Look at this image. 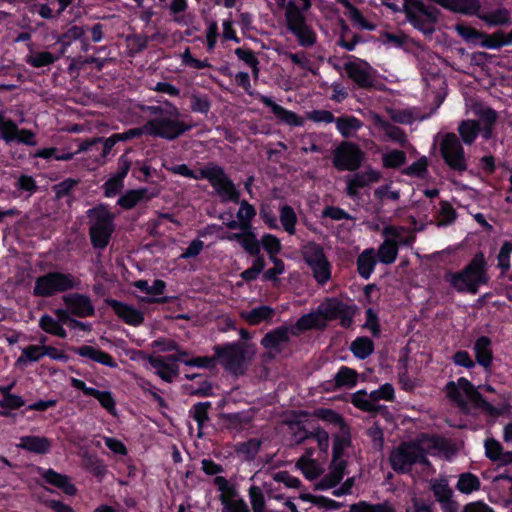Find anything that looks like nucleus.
<instances>
[{
	"instance_id": "obj_24",
	"label": "nucleus",
	"mask_w": 512,
	"mask_h": 512,
	"mask_svg": "<svg viewBox=\"0 0 512 512\" xmlns=\"http://www.w3.org/2000/svg\"><path fill=\"white\" fill-rule=\"evenodd\" d=\"M257 98L268 108L274 116L281 122H284L290 126H302L304 121L296 113L285 109L284 107L275 103L270 97L257 94Z\"/></svg>"
},
{
	"instance_id": "obj_32",
	"label": "nucleus",
	"mask_w": 512,
	"mask_h": 512,
	"mask_svg": "<svg viewBox=\"0 0 512 512\" xmlns=\"http://www.w3.org/2000/svg\"><path fill=\"white\" fill-rule=\"evenodd\" d=\"M274 310L270 306L262 305L249 311H241L240 316L250 325H258L269 321L273 317Z\"/></svg>"
},
{
	"instance_id": "obj_52",
	"label": "nucleus",
	"mask_w": 512,
	"mask_h": 512,
	"mask_svg": "<svg viewBox=\"0 0 512 512\" xmlns=\"http://www.w3.org/2000/svg\"><path fill=\"white\" fill-rule=\"evenodd\" d=\"M458 132L461 136L462 141L470 145L476 139L479 132V124L473 120H466L461 122L458 127Z\"/></svg>"
},
{
	"instance_id": "obj_33",
	"label": "nucleus",
	"mask_w": 512,
	"mask_h": 512,
	"mask_svg": "<svg viewBox=\"0 0 512 512\" xmlns=\"http://www.w3.org/2000/svg\"><path fill=\"white\" fill-rule=\"evenodd\" d=\"M377 263L376 251L373 248L365 249L357 259L358 272L364 279H368Z\"/></svg>"
},
{
	"instance_id": "obj_47",
	"label": "nucleus",
	"mask_w": 512,
	"mask_h": 512,
	"mask_svg": "<svg viewBox=\"0 0 512 512\" xmlns=\"http://www.w3.org/2000/svg\"><path fill=\"white\" fill-rule=\"evenodd\" d=\"M382 233L386 241H391L392 243H395L397 247H399V245H408L413 240L412 235H410L409 238L404 237L406 229H404L403 227L387 226L383 229Z\"/></svg>"
},
{
	"instance_id": "obj_50",
	"label": "nucleus",
	"mask_w": 512,
	"mask_h": 512,
	"mask_svg": "<svg viewBox=\"0 0 512 512\" xmlns=\"http://www.w3.org/2000/svg\"><path fill=\"white\" fill-rule=\"evenodd\" d=\"M358 377L359 375L354 369L343 366L336 373L334 380L336 386L352 388L357 384Z\"/></svg>"
},
{
	"instance_id": "obj_38",
	"label": "nucleus",
	"mask_w": 512,
	"mask_h": 512,
	"mask_svg": "<svg viewBox=\"0 0 512 512\" xmlns=\"http://www.w3.org/2000/svg\"><path fill=\"white\" fill-rule=\"evenodd\" d=\"M325 326L326 324L324 323V318L319 314L318 310H316L300 317L295 326L292 328L293 330L295 329V332L297 333L310 329H319Z\"/></svg>"
},
{
	"instance_id": "obj_57",
	"label": "nucleus",
	"mask_w": 512,
	"mask_h": 512,
	"mask_svg": "<svg viewBox=\"0 0 512 512\" xmlns=\"http://www.w3.org/2000/svg\"><path fill=\"white\" fill-rule=\"evenodd\" d=\"M430 487L437 501L446 500L447 498H451L453 495L448 481L445 478L432 480Z\"/></svg>"
},
{
	"instance_id": "obj_62",
	"label": "nucleus",
	"mask_w": 512,
	"mask_h": 512,
	"mask_svg": "<svg viewBox=\"0 0 512 512\" xmlns=\"http://www.w3.org/2000/svg\"><path fill=\"white\" fill-rule=\"evenodd\" d=\"M253 256L255 259L252 262V266L241 273V277L245 281L255 280L265 268L263 257L259 256V254Z\"/></svg>"
},
{
	"instance_id": "obj_36",
	"label": "nucleus",
	"mask_w": 512,
	"mask_h": 512,
	"mask_svg": "<svg viewBox=\"0 0 512 512\" xmlns=\"http://www.w3.org/2000/svg\"><path fill=\"white\" fill-rule=\"evenodd\" d=\"M43 478L47 483L60 488L64 493L68 495H74L76 493L75 486L65 475L59 474L53 470H46L43 473Z\"/></svg>"
},
{
	"instance_id": "obj_13",
	"label": "nucleus",
	"mask_w": 512,
	"mask_h": 512,
	"mask_svg": "<svg viewBox=\"0 0 512 512\" xmlns=\"http://www.w3.org/2000/svg\"><path fill=\"white\" fill-rule=\"evenodd\" d=\"M348 442L342 438H336L333 443V459L329 468V473L324 476L315 488L317 490H327L335 487L343 478L345 462L341 459L343 450L347 447Z\"/></svg>"
},
{
	"instance_id": "obj_12",
	"label": "nucleus",
	"mask_w": 512,
	"mask_h": 512,
	"mask_svg": "<svg viewBox=\"0 0 512 512\" xmlns=\"http://www.w3.org/2000/svg\"><path fill=\"white\" fill-rule=\"evenodd\" d=\"M302 253L317 283H326L331 277V267L323 249L316 243H308L303 247Z\"/></svg>"
},
{
	"instance_id": "obj_45",
	"label": "nucleus",
	"mask_w": 512,
	"mask_h": 512,
	"mask_svg": "<svg viewBox=\"0 0 512 512\" xmlns=\"http://www.w3.org/2000/svg\"><path fill=\"white\" fill-rule=\"evenodd\" d=\"M476 16L491 26L507 24L510 21V13L505 8H499L488 13L478 12Z\"/></svg>"
},
{
	"instance_id": "obj_4",
	"label": "nucleus",
	"mask_w": 512,
	"mask_h": 512,
	"mask_svg": "<svg viewBox=\"0 0 512 512\" xmlns=\"http://www.w3.org/2000/svg\"><path fill=\"white\" fill-rule=\"evenodd\" d=\"M219 363L234 375L245 372L248 364L255 357L257 348L253 343L233 342L214 348Z\"/></svg>"
},
{
	"instance_id": "obj_7",
	"label": "nucleus",
	"mask_w": 512,
	"mask_h": 512,
	"mask_svg": "<svg viewBox=\"0 0 512 512\" xmlns=\"http://www.w3.org/2000/svg\"><path fill=\"white\" fill-rule=\"evenodd\" d=\"M91 243L96 249H104L114 232V215L104 205L88 211Z\"/></svg>"
},
{
	"instance_id": "obj_16",
	"label": "nucleus",
	"mask_w": 512,
	"mask_h": 512,
	"mask_svg": "<svg viewBox=\"0 0 512 512\" xmlns=\"http://www.w3.org/2000/svg\"><path fill=\"white\" fill-rule=\"evenodd\" d=\"M364 160V153L354 143L344 142L334 152L333 164L340 171H355Z\"/></svg>"
},
{
	"instance_id": "obj_46",
	"label": "nucleus",
	"mask_w": 512,
	"mask_h": 512,
	"mask_svg": "<svg viewBox=\"0 0 512 512\" xmlns=\"http://www.w3.org/2000/svg\"><path fill=\"white\" fill-rule=\"evenodd\" d=\"M398 247L391 241H384L376 252V257L382 264H392L397 259Z\"/></svg>"
},
{
	"instance_id": "obj_23",
	"label": "nucleus",
	"mask_w": 512,
	"mask_h": 512,
	"mask_svg": "<svg viewBox=\"0 0 512 512\" xmlns=\"http://www.w3.org/2000/svg\"><path fill=\"white\" fill-rule=\"evenodd\" d=\"M63 301L70 313L77 317H89L95 312L91 299L83 294L73 293L65 295Z\"/></svg>"
},
{
	"instance_id": "obj_29",
	"label": "nucleus",
	"mask_w": 512,
	"mask_h": 512,
	"mask_svg": "<svg viewBox=\"0 0 512 512\" xmlns=\"http://www.w3.org/2000/svg\"><path fill=\"white\" fill-rule=\"evenodd\" d=\"M389 118L395 123L399 124H412L415 121H423L429 117V115L420 113L417 109L414 108H405V109H386Z\"/></svg>"
},
{
	"instance_id": "obj_31",
	"label": "nucleus",
	"mask_w": 512,
	"mask_h": 512,
	"mask_svg": "<svg viewBox=\"0 0 512 512\" xmlns=\"http://www.w3.org/2000/svg\"><path fill=\"white\" fill-rule=\"evenodd\" d=\"M134 286L149 295L148 297L142 298L141 301L146 303L164 302V299L157 297L162 295L165 290L166 284L164 281L155 280L152 285H149L146 280H138L134 283Z\"/></svg>"
},
{
	"instance_id": "obj_35",
	"label": "nucleus",
	"mask_w": 512,
	"mask_h": 512,
	"mask_svg": "<svg viewBox=\"0 0 512 512\" xmlns=\"http://www.w3.org/2000/svg\"><path fill=\"white\" fill-rule=\"evenodd\" d=\"M148 362L155 373L166 382H171L177 375V370L162 357H148Z\"/></svg>"
},
{
	"instance_id": "obj_5",
	"label": "nucleus",
	"mask_w": 512,
	"mask_h": 512,
	"mask_svg": "<svg viewBox=\"0 0 512 512\" xmlns=\"http://www.w3.org/2000/svg\"><path fill=\"white\" fill-rule=\"evenodd\" d=\"M236 216L241 224V232H225L219 239L238 242L249 255L260 254V243L251 224L256 216L255 208L247 201H242Z\"/></svg>"
},
{
	"instance_id": "obj_20",
	"label": "nucleus",
	"mask_w": 512,
	"mask_h": 512,
	"mask_svg": "<svg viewBox=\"0 0 512 512\" xmlns=\"http://www.w3.org/2000/svg\"><path fill=\"white\" fill-rule=\"evenodd\" d=\"M381 173L372 167H367L364 171L355 173L347 178L346 193L354 198L358 190L380 180Z\"/></svg>"
},
{
	"instance_id": "obj_54",
	"label": "nucleus",
	"mask_w": 512,
	"mask_h": 512,
	"mask_svg": "<svg viewBox=\"0 0 512 512\" xmlns=\"http://www.w3.org/2000/svg\"><path fill=\"white\" fill-rule=\"evenodd\" d=\"M146 195L147 190L144 188L130 190L118 199V204L125 209H131L141 200H143L146 197Z\"/></svg>"
},
{
	"instance_id": "obj_8",
	"label": "nucleus",
	"mask_w": 512,
	"mask_h": 512,
	"mask_svg": "<svg viewBox=\"0 0 512 512\" xmlns=\"http://www.w3.org/2000/svg\"><path fill=\"white\" fill-rule=\"evenodd\" d=\"M285 23L287 30L295 36L300 46L308 48L316 43V32L307 24L305 14L296 6L295 0L288 1Z\"/></svg>"
},
{
	"instance_id": "obj_42",
	"label": "nucleus",
	"mask_w": 512,
	"mask_h": 512,
	"mask_svg": "<svg viewBox=\"0 0 512 512\" xmlns=\"http://www.w3.org/2000/svg\"><path fill=\"white\" fill-rule=\"evenodd\" d=\"M350 512H397L395 507L388 501L371 504L360 501L350 506Z\"/></svg>"
},
{
	"instance_id": "obj_30",
	"label": "nucleus",
	"mask_w": 512,
	"mask_h": 512,
	"mask_svg": "<svg viewBox=\"0 0 512 512\" xmlns=\"http://www.w3.org/2000/svg\"><path fill=\"white\" fill-rule=\"evenodd\" d=\"M473 350L477 363L485 369L489 368L493 360L491 340L486 336L478 338L474 344Z\"/></svg>"
},
{
	"instance_id": "obj_61",
	"label": "nucleus",
	"mask_w": 512,
	"mask_h": 512,
	"mask_svg": "<svg viewBox=\"0 0 512 512\" xmlns=\"http://www.w3.org/2000/svg\"><path fill=\"white\" fill-rule=\"evenodd\" d=\"M260 246L262 245L266 252L269 254V258L276 257L281 251L282 245L280 240L272 234H264L259 240Z\"/></svg>"
},
{
	"instance_id": "obj_56",
	"label": "nucleus",
	"mask_w": 512,
	"mask_h": 512,
	"mask_svg": "<svg viewBox=\"0 0 512 512\" xmlns=\"http://www.w3.org/2000/svg\"><path fill=\"white\" fill-rule=\"evenodd\" d=\"M41 358H43L42 345H30L21 350V356L17 359L16 365L36 362Z\"/></svg>"
},
{
	"instance_id": "obj_48",
	"label": "nucleus",
	"mask_w": 512,
	"mask_h": 512,
	"mask_svg": "<svg viewBox=\"0 0 512 512\" xmlns=\"http://www.w3.org/2000/svg\"><path fill=\"white\" fill-rule=\"evenodd\" d=\"M279 218L283 229L290 235L295 234L297 215L289 205H283L279 210Z\"/></svg>"
},
{
	"instance_id": "obj_14",
	"label": "nucleus",
	"mask_w": 512,
	"mask_h": 512,
	"mask_svg": "<svg viewBox=\"0 0 512 512\" xmlns=\"http://www.w3.org/2000/svg\"><path fill=\"white\" fill-rule=\"evenodd\" d=\"M344 70L359 88L369 89L376 84V71L364 60L351 58L344 63Z\"/></svg>"
},
{
	"instance_id": "obj_3",
	"label": "nucleus",
	"mask_w": 512,
	"mask_h": 512,
	"mask_svg": "<svg viewBox=\"0 0 512 512\" xmlns=\"http://www.w3.org/2000/svg\"><path fill=\"white\" fill-rule=\"evenodd\" d=\"M448 397L453 400L464 411L470 412L472 408L479 409L490 416L503 414L507 408V402L504 400L497 406L492 405L473 387L465 378H459L457 382H450L446 386Z\"/></svg>"
},
{
	"instance_id": "obj_9",
	"label": "nucleus",
	"mask_w": 512,
	"mask_h": 512,
	"mask_svg": "<svg viewBox=\"0 0 512 512\" xmlns=\"http://www.w3.org/2000/svg\"><path fill=\"white\" fill-rule=\"evenodd\" d=\"M403 11L415 29L427 35L434 32L438 17L436 9L426 7L420 0H403Z\"/></svg>"
},
{
	"instance_id": "obj_21",
	"label": "nucleus",
	"mask_w": 512,
	"mask_h": 512,
	"mask_svg": "<svg viewBox=\"0 0 512 512\" xmlns=\"http://www.w3.org/2000/svg\"><path fill=\"white\" fill-rule=\"evenodd\" d=\"M108 305L113 309L114 313L127 325L135 327L140 326L145 320L144 313L133 305L117 300H109Z\"/></svg>"
},
{
	"instance_id": "obj_60",
	"label": "nucleus",
	"mask_w": 512,
	"mask_h": 512,
	"mask_svg": "<svg viewBox=\"0 0 512 512\" xmlns=\"http://www.w3.org/2000/svg\"><path fill=\"white\" fill-rule=\"evenodd\" d=\"M455 31L468 43L477 44L484 37V33L463 24L456 25Z\"/></svg>"
},
{
	"instance_id": "obj_39",
	"label": "nucleus",
	"mask_w": 512,
	"mask_h": 512,
	"mask_svg": "<svg viewBox=\"0 0 512 512\" xmlns=\"http://www.w3.org/2000/svg\"><path fill=\"white\" fill-rule=\"evenodd\" d=\"M345 9L344 14L361 29L372 31L375 26L369 23L348 0H336Z\"/></svg>"
},
{
	"instance_id": "obj_44",
	"label": "nucleus",
	"mask_w": 512,
	"mask_h": 512,
	"mask_svg": "<svg viewBox=\"0 0 512 512\" xmlns=\"http://www.w3.org/2000/svg\"><path fill=\"white\" fill-rule=\"evenodd\" d=\"M456 488L463 494H471L480 489V480L476 475L465 472L459 475Z\"/></svg>"
},
{
	"instance_id": "obj_2",
	"label": "nucleus",
	"mask_w": 512,
	"mask_h": 512,
	"mask_svg": "<svg viewBox=\"0 0 512 512\" xmlns=\"http://www.w3.org/2000/svg\"><path fill=\"white\" fill-rule=\"evenodd\" d=\"M444 447L445 442L439 437L421 436L393 447L389 463L395 472L407 473L414 464L429 465L427 456L439 454Z\"/></svg>"
},
{
	"instance_id": "obj_18",
	"label": "nucleus",
	"mask_w": 512,
	"mask_h": 512,
	"mask_svg": "<svg viewBox=\"0 0 512 512\" xmlns=\"http://www.w3.org/2000/svg\"><path fill=\"white\" fill-rule=\"evenodd\" d=\"M368 118L372 122L375 133L383 140H389L401 146H405L407 143V135L403 129L384 120L375 112H370Z\"/></svg>"
},
{
	"instance_id": "obj_19",
	"label": "nucleus",
	"mask_w": 512,
	"mask_h": 512,
	"mask_svg": "<svg viewBox=\"0 0 512 512\" xmlns=\"http://www.w3.org/2000/svg\"><path fill=\"white\" fill-rule=\"evenodd\" d=\"M71 383L74 388L81 390L86 396H91L97 399L100 405L108 413L113 416L117 414L116 401L110 391H100L95 388L88 387L84 381L76 378H72Z\"/></svg>"
},
{
	"instance_id": "obj_26",
	"label": "nucleus",
	"mask_w": 512,
	"mask_h": 512,
	"mask_svg": "<svg viewBox=\"0 0 512 512\" xmlns=\"http://www.w3.org/2000/svg\"><path fill=\"white\" fill-rule=\"evenodd\" d=\"M16 446L35 454H46L50 451L52 442L44 436L27 435L21 437Z\"/></svg>"
},
{
	"instance_id": "obj_43",
	"label": "nucleus",
	"mask_w": 512,
	"mask_h": 512,
	"mask_svg": "<svg viewBox=\"0 0 512 512\" xmlns=\"http://www.w3.org/2000/svg\"><path fill=\"white\" fill-rule=\"evenodd\" d=\"M39 327L46 333L60 338H65L67 336V332L63 328L62 324L48 314H44L40 317Z\"/></svg>"
},
{
	"instance_id": "obj_59",
	"label": "nucleus",
	"mask_w": 512,
	"mask_h": 512,
	"mask_svg": "<svg viewBox=\"0 0 512 512\" xmlns=\"http://www.w3.org/2000/svg\"><path fill=\"white\" fill-rule=\"evenodd\" d=\"M235 54L237 55V57L240 60H242L249 67H251L252 74H253L254 78L257 79L259 76L260 70H259V66H258L259 61H258L257 57L255 56L254 52L249 49L237 48L235 50Z\"/></svg>"
},
{
	"instance_id": "obj_53",
	"label": "nucleus",
	"mask_w": 512,
	"mask_h": 512,
	"mask_svg": "<svg viewBox=\"0 0 512 512\" xmlns=\"http://www.w3.org/2000/svg\"><path fill=\"white\" fill-rule=\"evenodd\" d=\"M248 497L253 512H267L265 495L260 487L256 485L251 486L248 489Z\"/></svg>"
},
{
	"instance_id": "obj_17",
	"label": "nucleus",
	"mask_w": 512,
	"mask_h": 512,
	"mask_svg": "<svg viewBox=\"0 0 512 512\" xmlns=\"http://www.w3.org/2000/svg\"><path fill=\"white\" fill-rule=\"evenodd\" d=\"M214 483L220 491L219 500L223 506L222 512H250L247 503L224 477L217 476Z\"/></svg>"
},
{
	"instance_id": "obj_40",
	"label": "nucleus",
	"mask_w": 512,
	"mask_h": 512,
	"mask_svg": "<svg viewBox=\"0 0 512 512\" xmlns=\"http://www.w3.org/2000/svg\"><path fill=\"white\" fill-rule=\"evenodd\" d=\"M319 314L324 318V323L337 318L343 311V305L336 299H328L317 308Z\"/></svg>"
},
{
	"instance_id": "obj_11",
	"label": "nucleus",
	"mask_w": 512,
	"mask_h": 512,
	"mask_svg": "<svg viewBox=\"0 0 512 512\" xmlns=\"http://www.w3.org/2000/svg\"><path fill=\"white\" fill-rule=\"evenodd\" d=\"M200 177L210 182L222 201L238 203L239 192L221 167L216 165L203 167L200 169Z\"/></svg>"
},
{
	"instance_id": "obj_41",
	"label": "nucleus",
	"mask_w": 512,
	"mask_h": 512,
	"mask_svg": "<svg viewBox=\"0 0 512 512\" xmlns=\"http://www.w3.org/2000/svg\"><path fill=\"white\" fill-rule=\"evenodd\" d=\"M350 350L356 358L366 359L373 353L374 344L368 337H359L351 343Z\"/></svg>"
},
{
	"instance_id": "obj_25",
	"label": "nucleus",
	"mask_w": 512,
	"mask_h": 512,
	"mask_svg": "<svg viewBox=\"0 0 512 512\" xmlns=\"http://www.w3.org/2000/svg\"><path fill=\"white\" fill-rule=\"evenodd\" d=\"M434 2L447 10L465 15H477L481 7L479 0H434Z\"/></svg>"
},
{
	"instance_id": "obj_49",
	"label": "nucleus",
	"mask_w": 512,
	"mask_h": 512,
	"mask_svg": "<svg viewBox=\"0 0 512 512\" xmlns=\"http://www.w3.org/2000/svg\"><path fill=\"white\" fill-rule=\"evenodd\" d=\"M312 438L314 439L320 450L323 452H327L329 448V436L328 433L320 428L315 429L313 432H307L305 430H301L299 436L296 438L297 442H301L304 439Z\"/></svg>"
},
{
	"instance_id": "obj_63",
	"label": "nucleus",
	"mask_w": 512,
	"mask_h": 512,
	"mask_svg": "<svg viewBox=\"0 0 512 512\" xmlns=\"http://www.w3.org/2000/svg\"><path fill=\"white\" fill-rule=\"evenodd\" d=\"M211 408L210 402H199L192 407L190 411L194 420L198 423L199 428L208 421V411Z\"/></svg>"
},
{
	"instance_id": "obj_64",
	"label": "nucleus",
	"mask_w": 512,
	"mask_h": 512,
	"mask_svg": "<svg viewBox=\"0 0 512 512\" xmlns=\"http://www.w3.org/2000/svg\"><path fill=\"white\" fill-rule=\"evenodd\" d=\"M370 394L375 405L380 400L392 401L395 397L394 388L390 383L381 385L378 389L371 391Z\"/></svg>"
},
{
	"instance_id": "obj_1",
	"label": "nucleus",
	"mask_w": 512,
	"mask_h": 512,
	"mask_svg": "<svg viewBox=\"0 0 512 512\" xmlns=\"http://www.w3.org/2000/svg\"><path fill=\"white\" fill-rule=\"evenodd\" d=\"M141 111L150 115V119L145 123L148 136L171 141L192 128V125L185 121L179 108L168 100L160 101L159 105L141 106Z\"/></svg>"
},
{
	"instance_id": "obj_10",
	"label": "nucleus",
	"mask_w": 512,
	"mask_h": 512,
	"mask_svg": "<svg viewBox=\"0 0 512 512\" xmlns=\"http://www.w3.org/2000/svg\"><path fill=\"white\" fill-rule=\"evenodd\" d=\"M76 285L77 280L71 274L49 272L36 279L33 294L39 297H50L57 293L72 289Z\"/></svg>"
},
{
	"instance_id": "obj_27",
	"label": "nucleus",
	"mask_w": 512,
	"mask_h": 512,
	"mask_svg": "<svg viewBox=\"0 0 512 512\" xmlns=\"http://www.w3.org/2000/svg\"><path fill=\"white\" fill-rule=\"evenodd\" d=\"M312 454V450H307L296 462V468H298L308 480L318 478L324 471L322 465L312 458Z\"/></svg>"
},
{
	"instance_id": "obj_58",
	"label": "nucleus",
	"mask_w": 512,
	"mask_h": 512,
	"mask_svg": "<svg viewBox=\"0 0 512 512\" xmlns=\"http://www.w3.org/2000/svg\"><path fill=\"white\" fill-rule=\"evenodd\" d=\"M406 161V154L401 150H389L382 155V165L385 168H398Z\"/></svg>"
},
{
	"instance_id": "obj_55",
	"label": "nucleus",
	"mask_w": 512,
	"mask_h": 512,
	"mask_svg": "<svg viewBox=\"0 0 512 512\" xmlns=\"http://www.w3.org/2000/svg\"><path fill=\"white\" fill-rule=\"evenodd\" d=\"M351 402L357 408L371 412L377 409V405H375L372 400L371 394H367L365 390H359L352 395Z\"/></svg>"
},
{
	"instance_id": "obj_34",
	"label": "nucleus",
	"mask_w": 512,
	"mask_h": 512,
	"mask_svg": "<svg viewBox=\"0 0 512 512\" xmlns=\"http://www.w3.org/2000/svg\"><path fill=\"white\" fill-rule=\"evenodd\" d=\"M63 53L64 49L61 50L59 55H54L48 51H31L26 56L25 61L34 68H42L53 64Z\"/></svg>"
},
{
	"instance_id": "obj_6",
	"label": "nucleus",
	"mask_w": 512,
	"mask_h": 512,
	"mask_svg": "<svg viewBox=\"0 0 512 512\" xmlns=\"http://www.w3.org/2000/svg\"><path fill=\"white\" fill-rule=\"evenodd\" d=\"M485 265L484 256L476 254L462 271L450 273L446 279L458 292L476 294L479 286L488 281Z\"/></svg>"
},
{
	"instance_id": "obj_37",
	"label": "nucleus",
	"mask_w": 512,
	"mask_h": 512,
	"mask_svg": "<svg viewBox=\"0 0 512 512\" xmlns=\"http://www.w3.org/2000/svg\"><path fill=\"white\" fill-rule=\"evenodd\" d=\"M169 9L173 20L179 25L188 26L193 23V14L184 13L187 9V0H171Z\"/></svg>"
},
{
	"instance_id": "obj_22",
	"label": "nucleus",
	"mask_w": 512,
	"mask_h": 512,
	"mask_svg": "<svg viewBox=\"0 0 512 512\" xmlns=\"http://www.w3.org/2000/svg\"><path fill=\"white\" fill-rule=\"evenodd\" d=\"M296 332L292 327L280 326L268 332L261 340V345L270 352H280L288 343L291 334Z\"/></svg>"
},
{
	"instance_id": "obj_51",
	"label": "nucleus",
	"mask_w": 512,
	"mask_h": 512,
	"mask_svg": "<svg viewBox=\"0 0 512 512\" xmlns=\"http://www.w3.org/2000/svg\"><path fill=\"white\" fill-rule=\"evenodd\" d=\"M336 127L344 137H350L355 131L362 127V123L356 117H340L335 120Z\"/></svg>"
},
{
	"instance_id": "obj_28",
	"label": "nucleus",
	"mask_w": 512,
	"mask_h": 512,
	"mask_svg": "<svg viewBox=\"0 0 512 512\" xmlns=\"http://www.w3.org/2000/svg\"><path fill=\"white\" fill-rule=\"evenodd\" d=\"M75 353L81 357L87 358L96 363L102 364L110 368H116L117 363L106 352L89 345H83L75 350Z\"/></svg>"
},
{
	"instance_id": "obj_15",
	"label": "nucleus",
	"mask_w": 512,
	"mask_h": 512,
	"mask_svg": "<svg viewBox=\"0 0 512 512\" xmlns=\"http://www.w3.org/2000/svg\"><path fill=\"white\" fill-rule=\"evenodd\" d=\"M440 151L450 168L459 171L466 169L464 150L455 134L447 133L442 136Z\"/></svg>"
}]
</instances>
